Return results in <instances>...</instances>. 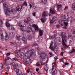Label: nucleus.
<instances>
[{
  "label": "nucleus",
  "instance_id": "obj_43",
  "mask_svg": "<svg viewBox=\"0 0 75 75\" xmlns=\"http://www.w3.org/2000/svg\"><path fill=\"white\" fill-rule=\"evenodd\" d=\"M64 25L65 26H68V23L67 22H64Z\"/></svg>",
  "mask_w": 75,
  "mask_h": 75
},
{
  "label": "nucleus",
  "instance_id": "obj_44",
  "mask_svg": "<svg viewBox=\"0 0 75 75\" xmlns=\"http://www.w3.org/2000/svg\"><path fill=\"white\" fill-rule=\"evenodd\" d=\"M69 38H70L71 39H73L72 38V36L71 35H69Z\"/></svg>",
  "mask_w": 75,
  "mask_h": 75
},
{
  "label": "nucleus",
  "instance_id": "obj_39",
  "mask_svg": "<svg viewBox=\"0 0 75 75\" xmlns=\"http://www.w3.org/2000/svg\"><path fill=\"white\" fill-rule=\"evenodd\" d=\"M69 20H71L70 18H68L67 19L66 21L68 23V22H69Z\"/></svg>",
  "mask_w": 75,
  "mask_h": 75
},
{
  "label": "nucleus",
  "instance_id": "obj_1",
  "mask_svg": "<svg viewBox=\"0 0 75 75\" xmlns=\"http://www.w3.org/2000/svg\"><path fill=\"white\" fill-rule=\"evenodd\" d=\"M12 64L13 67V70L15 72H16V74L18 75H21L22 73L21 71L19 70V69H17V68L18 67V64H15L14 62H13L12 63Z\"/></svg>",
  "mask_w": 75,
  "mask_h": 75
},
{
  "label": "nucleus",
  "instance_id": "obj_50",
  "mask_svg": "<svg viewBox=\"0 0 75 75\" xmlns=\"http://www.w3.org/2000/svg\"><path fill=\"white\" fill-rule=\"evenodd\" d=\"M68 10V6H65L64 8V10Z\"/></svg>",
  "mask_w": 75,
  "mask_h": 75
},
{
  "label": "nucleus",
  "instance_id": "obj_54",
  "mask_svg": "<svg viewBox=\"0 0 75 75\" xmlns=\"http://www.w3.org/2000/svg\"><path fill=\"white\" fill-rule=\"evenodd\" d=\"M2 24V21L0 19V25H1Z\"/></svg>",
  "mask_w": 75,
  "mask_h": 75
},
{
  "label": "nucleus",
  "instance_id": "obj_20",
  "mask_svg": "<svg viewBox=\"0 0 75 75\" xmlns=\"http://www.w3.org/2000/svg\"><path fill=\"white\" fill-rule=\"evenodd\" d=\"M22 40L25 43V44L27 43V40L26 38H25V37L23 36L22 38Z\"/></svg>",
  "mask_w": 75,
  "mask_h": 75
},
{
  "label": "nucleus",
  "instance_id": "obj_8",
  "mask_svg": "<svg viewBox=\"0 0 75 75\" xmlns=\"http://www.w3.org/2000/svg\"><path fill=\"white\" fill-rule=\"evenodd\" d=\"M6 25L7 27H9L10 30H14L15 28H14V27L12 25H10V23L8 22H6Z\"/></svg>",
  "mask_w": 75,
  "mask_h": 75
},
{
  "label": "nucleus",
  "instance_id": "obj_51",
  "mask_svg": "<svg viewBox=\"0 0 75 75\" xmlns=\"http://www.w3.org/2000/svg\"><path fill=\"white\" fill-rule=\"evenodd\" d=\"M37 45V43H34L33 45H32V46H36Z\"/></svg>",
  "mask_w": 75,
  "mask_h": 75
},
{
  "label": "nucleus",
  "instance_id": "obj_9",
  "mask_svg": "<svg viewBox=\"0 0 75 75\" xmlns=\"http://www.w3.org/2000/svg\"><path fill=\"white\" fill-rule=\"evenodd\" d=\"M11 12V10L10 8H7L6 9V11L5 12V14L6 16H9L10 13Z\"/></svg>",
  "mask_w": 75,
  "mask_h": 75
},
{
  "label": "nucleus",
  "instance_id": "obj_34",
  "mask_svg": "<svg viewBox=\"0 0 75 75\" xmlns=\"http://www.w3.org/2000/svg\"><path fill=\"white\" fill-rule=\"evenodd\" d=\"M23 6H27V2H25L23 4H22Z\"/></svg>",
  "mask_w": 75,
  "mask_h": 75
},
{
  "label": "nucleus",
  "instance_id": "obj_19",
  "mask_svg": "<svg viewBox=\"0 0 75 75\" xmlns=\"http://www.w3.org/2000/svg\"><path fill=\"white\" fill-rule=\"evenodd\" d=\"M61 18L63 22L67 21V18H66V16H65V15H64V17H62Z\"/></svg>",
  "mask_w": 75,
  "mask_h": 75
},
{
  "label": "nucleus",
  "instance_id": "obj_3",
  "mask_svg": "<svg viewBox=\"0 0 75 75\" xmlns=\"http://www.w3.org/2000/svg\"><path fill=\"white\" fill-rule=\"evenodd\" d=\"M29 48H30V46H27L25 47L26 50L25 51H26L25 53L26 54H30V56H31L33 54H34V50L33 49H31V50H29Z\"/></svg>",
  "mask_w": 75,
  "mask_h": 75
},
{
  "label": "nucleus",
  "instance_id": "obj_62",
  "mask_svg": "<svg viewBox=\"0 0 75 75\" xmlns=\"http://www.w3.org/2000/svg\"><path fill=\"white\" fill-rule=\"evenodd\" d=\"M36 71H37V72H38V71H39V69H36Z\"/></svg>",
  "mask_w": 75,
  "mask_h": 75
},
{
  "label": "nucleus",
  "instance_id": "obj_57",
  "mask_svg": "<svg viewBox=\"0 0 75 75\" xmlns=\"http://www.w3.org/2000/svg\"><path fill=\"white\" fill-rule=\"evenodd\" d=\"M10 55V54L9 53H8L6 54V55L7 56H8V55Z\"/></svg>",
  "mask_w": 75,
  "mask_h": 75
},
{
  "label": "nucleus",
  "instance_id": "obj_63",
  "mask_svg": "<svg viewBox=\"0 0 75 75\" xmlns=\"http://www.w3.org/2000/svg\"><path fill=\"white\" fill-rule=\"evenodd\" d=\"M59 72L60 73V75H61V74H62V72H61V71H59Z\"/></svg>",
  "mask_w": 75,
  "mask_h": 75
},
{
  "label": "nucleus",
  "instance_id": "obj_25",
  "mask_svg": "<svg viewBox=\"0 0 75 75\" xmlns=\"http://www.w3.org/2000/svg\"><path fill=\"white\" fill-rule=\"evenodd\" d=\"M39 34L40 36H42V34H43L41 30H39Z\"/></svg>",
  "mask_w": 75,
  "mask_h": 75
},
{
  "label": "nucleus",
  "instance_id": "obj_32",
  "mask_svg": "<svg viewBox=\"0 0 75 75\" xmlns=\"http://www.w3.org/2000/svg\"><path fill=\"white\" fill-rule=\"evenodd\" d=\"M24 22H25V23L28 24V23L29 22L27 20V19H25V20H24Z\"/></svg>",
  "mask_w": 75,
  "mask_h": 75
},
{
  "label": "nucleus",
  "instance_id": "obj_55",
  "mask_svg": "<svg viewBox=\"0 0 75 75\" xmlns=\"http://www.w3.org/2000/svg\"><path fill=\"white\" fill-rule=\"evenodd\" d=\"M41 65H44L45 64V63H42V62H41Z\"/></svg>",
  "mask_w": 75,
  "mask_h": 75
},
{
  "label": "nucleus",
  "instance_id": "obj_12",
  "mask_svg": "<svg viewBox=\"0 0 75 75\" xmlns=\"http://www.w3.org/2000/svg\"><path fill=\"white\" fill-rule=\"evenodd\" d=\"M31 59H28L26 61H24L25 63V64H28V65L29 64H31Z\"/></svg>",
  "mask_w": 75,
  "mask_h": 75
},
{
  "label": "nucleus",
  "instance_id": "obj_49",
  "mask_svg": "<svg viewBox=\"0 0 75 75\" xmlns=\"http://www.w3.org/2000/svg\"><path fill=\"white\" fill-rule=\"evenodd\" d=\"M33 16L35 17V12H33L32 13Z\"/></svg>",
  "mask_w": 75,
  "mask_h": 75
},
{
  "label": "nucleus",
  "instance_id": "obj_52",
  "mask_svg": "<svg viewBox=\"0 0 75 75\" xmlns=\"http://www.w3.org/2000/svg\"><path fill=\"white\" fill-rule=\"evenodd\" d=\"M53 36V38H55L56 37H57V35L55 34Z\"/></svg>",
  "mask_w": 75,
  "mask_h": 75
},
{
  "label": "nucleus",
  "instance_id": "obj_11",
  "mask_svg": "<svg viewBox=\"0 0 75 75\" xmlns=\"http://www.w3.org/2000/svg\"><path fill=\"white\" fill-rule=\"evenodd\" d=\"M50 13L54 14H55V13L56 11H55V9H54V8H52L50 9Z\"/></svg>",
  "mask_w": 75,
  "mask_h": 75
},
{
  "label": "nucleus",
  "instance_id": "obj_7",
  "mask_svg": "<svg viewBox=\"0 0 75 75\" xmlns=\"http://www.w3.org/2000/svg\"><path fill=\"white\" fill-rule=\"evenodd\" d=\"M52 45H53V43H51L50 45V48L52 51H54L55 48H56L57 47V45L54 43V46L52 47Z\"/></svg>",
  "mask_w": 75,
  "mask_h": 75
},
{
  "label": "nucleus",
  "instance_id": "obj_6",
  "mask_svg": "<svg viewBox=\"0 0 75 75\" xmlns=\"http://www.w3.org/2000/svg\"><path fill=\"white\" fill-rule=\"evenodd\" d=\"M40 58L42 59H45L47 58V54L45 52H41L40 55Z\"/></svg>",
  "mask_w": 75,
  "mask_h": 75
},
{
  "label": "nucleus",
  "instance_id": "obj_35",
  "mask_svg": "<svg viewBox=\"0 0 75 75\" xmlns=\"http://www.w3.org/2000/svg\"><path fill=\"white\" fill-rule=\"evenodd\" d=\"M21 56H22V57H24V56H25L24 53L23 52H21Z\"/></svg>",
  "mask_w": 75,
  "mask_h": 75
},
{
  "label": "nucleus",
  "instance_id": "obj_53",
  "mask_svg": "<svg viewBox=\"0 0 75 75\" xmlns=\"http://www.w3.org/2000/svg\"><path fill=\"white\" fill-rule=\"evenodd\" d=\"M63 54H64V52H62L61 53V56H63Z\"/></svg>",
  "mask_w": 75,
  "mask_h": 75
},
{
  "label": "nucleus",
  "instance_id": "obj_15",
  "mask_svg": "<svg viewBox=\"0 0 75 75\" xmlns=\"http://www.w3.org/2000/svg\"><path fill=\"white\" fill-rule=\"evenodd\" d=\"M40 20L42 23H45L47 20V19L45 18H41Z\"/></svg>",
  "mask_w": 75,
  "mask_h": 75
},
{
  "label": "nucleus",
  "instance_id": "obj_48",
  "mask_svg": "<svg viewBox=\"0 0 75 75\" xmlns=\"http://www.w3.org/2000/svg\"><path fill=\"white\" fill-rule=\"evenodd\" d=\"M36 66H39V65H40V63H39V62H38L36 64Z\"/></svg>",
  "mask_w": 75,
  "mask_h": 75
},
{
  "label": "nucleus",
  "instance_id": "obj_18",
  "mask_svg": "<svg viewBox=\"0 0 75 75\" xmlns=\"http://www.w3.org/2000/svg\"><path fill=\"white\" fill-rule=\"evenodd\" d=\"M9 60V58L8 57H6L5 58V61H4V64L5 66H8V64L7 63V60Z\"/></svg>",
  "mask_w": 75,
  "mask_h": 75
},
{
  "label": "nucleus",
  "instance_id": "obj_38",
  "mask_svg": "<svg viewBox=\"0 0 75 75\" xmlns=\"http://www.w3.org/2000/svg\"><path fill=\"white\" fill-rule=\"evenodd\" d=\"M54 60L55 61L54 62V63L55 62V65H56V64H55V63H56V60L57 59H58V58H57V57H54Z\"/></svg>",
  "mask_w": 75,
  "mask_h": 75
},
{
  "label": "nucleus",
  "instance_id": "obj_14",
  "mask_svg": "<svg viewBox=\"0 0 75 75\" xmlns=\"http://www.w3.org/2000/svg\"><path fill=\"white\" fill-rule=\"evenodd\" d=\"M17 10L19 11H21L22 9V6L21 5H19L17 7Z\"/></svg>",
  "mask_w": 75,
  "mask_h": 75
},
{
  "label": "nucleus",
  "instance_id": "obj_45",
  "mask_svg": "<svg viewBox=\"0 0 75 75\" xmlns=\"http://www.w3.org/2000/svg\"><path fill=\"white\" fill-rule=\"evenodd\" d=\"M42 1V3H43V0H41ZM44 3H47V0H44Z\"/></svg>",
  "mask_w": 75,
  "mask_h": 75
},
{
  "label": "nucleus",
  "instance_id": "obj_33",
  "mask_svg": "<svg viewBox=\"0 0 75 75\" xmlns=\"http://www.w3.org/2000/svg\"><path fill=\"white\" fill-rule=\"evenodd\" d=\"M10 35L12 37H14V33H13V32H12L11 34H10Z\"/></svg>",
  "mask_w": 75,
  "mask_h": 75
},
{
  "label": "nucleus",
  "instance_id": "obj_4",
  "mask_svg": "<svg viewBox=\"0 0 75 75\" xmlns=\"http://www.w3.org/2000/svg\"><path fill=\"white\" fill-rule=\"evenodd\" d=\"M0 39H1L3 41H7V40H8V35L6 33L5 36L4 37L3 33H0Z\"/></svg>",
  "mask_w": 75,
  "mask_h": 75
},
{
  "label": "nucleus",
  "instance_id": "obj_41",
  "mask_svg": "<svg viewBox=\"0 0 75 75\" xmlns=\"http://www.w3.org/2000/svg\"><path fill=\"white\" fill-rule=\"evenodd\" d=\"M49 38H50V39H54V38L53 37V36H49Z\"/></svg>",
  "mask_w": 75,
  "mask_h": 75
},
{
  "label": "nucleus",
  "instance_id": "obj_16",
  "mask_svg": "<svg viewBox=\"0 0 75 75\" xmlns=\"http://www.w3.org/2000/svg\"><path fill=\"white\" fill-rule=\"evenodd\" d=\"M32 26L34 28H35V30H38V26L34 24H33Z\"/></svg>",
  "mask_w": 75,
  "mask_h": 75
},
{
  "label": "nucleus",
  "instance_id": "obj_59",
  "mask_svg": "<svg viewBox=\"0 0 75 75\" xmlns=\"http://www.w3.org/2000/svg\"><path fill=\"white\" fill-rule=\"evenodd\" d=\"M31 75H35V73L33 72H32L31 74Z\"/></svg>",
  "mask_w": 75,
  "mask_h": 75
},
{
  "label": "nucleus",
  "instance_id": "obj_29",
  "mask_svg": "<svg viewBox=\"0 0 75 75\" xmlns=\"http://www.w3.org/2000/svg\"><path fill=\"white\" fill-rule=\"evenodd\" d=\"M21 36H16V40H17L18 41H20L21 40V38H20Z\"/></svg>",
  "mask_w": 75,
  "mask_h": 75
},
{
  "label": "nucleus",
  "instance_id": "obj_56",
  "mask_svg": "<svg viewBox=\"0 0 75 75\" xmlns=\"http://www.w3.org/2000/svg\"><path fill=\"white\" fill-rule=\"evenodd\" d=\"M56 27H57V28H60V26L59 25H57Z\"/></svg>",
  "mask_w": 75,
  "mask_h": 75
},
{
  "label": "nucleus",
  "instance_id": "obj_5",
  "mask_svg": "<svg viewBox=\"0 0 75 75\" xmlns=\"http://www.w3.org/2000/svg\"><path fill=\"white\" fill-rule=\"evenodd\" d=\"M52 64L53 65V68L52 69V75H55V74H57V70L56 69L54 68V67L55 68L56 67L55 62L53 63Z\"/></svg>",
  "mask_w": 75,
  "mask_h": 75
},
{
  "label": "nucleus",
  "instance_id": "obj_21",
  "mask_svg": "<svg viewBox=\"0 0 75 75\" xmlns=\"http://www.w3.org/2000/svg\"><path fill=\"white\" fill-rule=\"evenodd\" d=\"M57 10L58 11H59V10H60V9H61V8H62V6L61 4L58 5H57Z\"/></svg>",
  "mask_w": 75,
  "mask_h": 75
},
{
  "label": "nucleus",
  "instance_id": "obj_40",
  "mask_svg": "<svg viewBox=\"0 0 75 75\" xmlns=\"http://www.w3.org/2000/svg\"><path fill=\"white\" fill-rule=\"evenodd\" d=\"M63 60H64V59H63V58L60 59L59 62H64V61H63Z\"/></svg>",
  "mask_w": 75,
  "mask_h": 75
},
{
  "label": "nucleus",
  "instance_id": "obj_36",
  "mask_svg": "<svg viewBox=\"0 0 75 75\" xmlns=\"http://www.w3.org/2000/svg\"><path fill=\"white\" fill-rule=\"evenodd\" d=\"M47 65H46V67H45L44 68V70L45 71H46L47 73Z\"/></svg>",
  "mask_w": 75,
  "mask_h": 75
},
{
  "label": "nucleus",
  "instance_id": "obj_24",
  "mask_svg": "<svg viewBox=\"0 0 75 75\" xmlns=\"http://www.w3.org/2000/svg\"><path fill=\"white\" fill-rule=\"evenodd\" d=\"M27 38L29 40H31L32 39V37H31V36L30 35H28Z\"/></svg>",
  "mask_w": 75,
  "mask_h": 75
},
{
  "label": "nucleus",
  "instance_id": "obj_42",
  "mask_svg": "<svg viewBox=\"0 0 75 75\" xmlns=\"http://www.w3.org/2000/svg\"><path fill=\"white\" fill-rule=\"evenodd\" d=\"M11 11L12 12H14L15 11V9L14 8H12Z\"/></svg>",
  "mask_w": 75,
  "mask_h": 75
},
{
  "label": "nucleus",
  "instance_id": "obj_17",
  "mask_svg": "<svg viewBox=\"0 0 75 75\" xmlns=\"http://www.w3.org/2000/svg\"><path fill=\"white\" fill-rule=\"evenodd\" d=\"M47 16V12L45 11L43 13L42 16V17H45Z\"/></svg>",
  "mask_w": 75,
  "mask_h": 75
},
{
  "label": "nucleus",
  "instance_id": "obj_60",
  "mask_svg": "<svg viewBox=\"0 0 75 75\" xmlns=\"http://www.w3.org/2000/svg\"><path fill=\"white\" fill-rule=\"evenodd\" d=\"M30 69H28L27 71V72L28 73H29V72H30Z\"/></svg>",
  "mask_w": 75,
  "mask_h": 75
},
{
  "label": "nucleus",
  "instance_id": "obj_30",
  "mask_svg": "<svg viewBox=\"0 0 75 75\" xmlns=\"http://www.w3.org/2000/svg\"><path fill=\"white\" fill-rule=\"evenodd\" d=\"M4 8H7L8 7V6L6 4H4Z\"/></svg>",
  "mask_w": 75,
  "mask_h": 75
},
{
  "label": "nucleus",
  "instance_id": "obj_2",
  "mask_svg": "<svg viewBox=\"0 0 75 75\" xmlns=\"http://www.w3.org/2000/svg\"><path fill=\"white\" fill-rule=\"evenodd\" d=\"M60 36H62V39L63 45L64 46L65 48H68V46L66 44V43H65V42H64L65 39L67 37V36H65V33L63 32L60 35Z\"/></svg>",
  "mask_w": 75,
  "mask_h": 75
},
{
  "label": "nucleus",
  "instance_id": "obj_46",
  "mask_svg": "<svg viewBox=\"0 0 75 75\" xmlns=\"http://www.w3.org/2000/svg\"><path fill=\"white\" fill-rule=\"evenodd\" d=\"M70 19H71V21H70L71 23V22L72 21V20H73V17H72L71 16L70 18Z\"/></svg>",
  "mask_w": 75,
  "mask_h": 75
},
{
  "label": "nucleus",
  "instance_id": "obj_37",
  "mask_svg": "<svg viewBox=\"0 0 75 75\" xmlns=\"http://www.w3.org/2000/svg\"><path fill=\"white\" fill-rule=\"evenodd\" d=\"M26 19L28 21V22L31 21V19H30V17H28Z\"/></svg>",
  "mask_w": 75,
  "mask_h": 75
},
{
  "label": "nucleus",
  "instance_id": "obj_58",
  "mask_svg": "<svg viewBox=\"0 0 75 75\" xmlns=\"http://www.w3.org/2000/svg\"><path fill=\"white\" fill-rule=\"evenodd\" d=\"M21 30L22 31H24V30L23 29V28H21Z\"/></svg>",
  "mask_w": 75,
  "mask_h": 75
},
{
  "label": "nucleus",
  "instance_id": "obj_26",
  "mask_svg": "<svg viewBox=\"0 0 75 75\" xmlns=\"http://www.w3.org/2000/svg\"><path fill=\"white\" fill-rule=\"evenodd\" d=\"M24 26L22 25L20 23H19V25L20 27H25V24H24Z\"/></svg>",
  "mask_w": 75,
  "mask_h": 75
},
{
  "label": "nucleus",
  "instance_id": "obj_13",
  "mask_svg": "<svg viewBox=\"0 0 75 75\" xmlns=\"http://www.w3.org/2000/svg\"><path fill=\"white\" fill-rule=\"evenodd\" d=\"M26 30V32L27 33H30L31 31H33V30H32V28L30 27H28Z\"/></svg>",
  "mask_w": 75,
  "mask_h": 75
},
{
  "label": "nucleus",
  "instance_id": "obj_28",
  "mask_svg": "<svg viewBox=\"0 0 75 75\" xmlns=\"http://www.w3.org/2000/svg\"><path fill=\"white\" fill-rule=\"evenodd\" d=\"M72 7L73 10H75V3H74L73 4Z\"/></svg>",
  "mask_w": 75,
  "mask_h": 75
},
{
  "label": "nucleus",
  "instance_id": "obj_27",
  "mask_svg": "<svg viewBox=\"0 0 75 75\" xmlns=\"http://www.w3.org/2000/svg\"><path fill=\"white\" fill-rule=\"evenodd\" d=\"M75 52V49H73L70 51V54H72V53H73V52Z\"/></svg>",
  "mask_w": 75,
  "mask_h": 75
},
{
  "label": "nucleus",
  "instance_id": "obj_31",
  "mask_svg": "<svg viewBox=\"0 0 75 75\" xmlns=\"http://www.w3.org/2000/svg\"><path fill=\"white\" fill-rule=\"evenodd\" d=\"M59 23L60 24H62V23H64V22L63 21H62V19L59 20Z\"/></svg>",
  "mask_w": 75,
  "mask_h": 75
},
{
  "label": "nucleus",
  "instance_id": "obj_64",
  "mask_svg": "<svg viewBox=\"0 0 75 75\" xmlns=\"http://www.w3.org/2000/svg\"><path fill=\"white\" fill-rule=\"evenodd\" d=\"M74 36L73 37H74V38H75V33H74Z\"/></svg>",
  "mask_w": 75,
  "mask_h": 75
},
{
  "label": "nucleus",
  "instance_id": "obj_47",
  "mask_svg": "<svg viewBox=\"0 0 75 75\" xmlns=\"http://www.w3.org/2000/svg\"><path fill=\"white\" fill-rule=\"evenodd\" d=\"M13 61H18V59L15 58H14L12 59Z\"/></svg>",
  "mask_w": 75,
  "mask_h": 75
},
{
  "label": "nucleus",
  "instance_id": "obj_61",
  "mask_svg": "<svg viewBox=\"0 0 75 75\" xmlns=\"http://www.w3.org/2000/svg\"><path fill=\"white\" fill-rule=\"evenodd\" d=\"M30 8H31V7H32V5H31V4H30Z\"/></svg>",
  "mask_w": 75,
  "mask_h": 75
},
{
  "label": "nucleus",
  "instance_id": "obj_22",
  "mask_svg": "<svg viewBox=\"0 0 75 75\" xmlns=\"http://www.w3.org/2000/svg\"><path fill=\"white\" fill-rule=\"evenodd\" d=\"M3 68V65L1 63H0V70H1V72H3V70H2Z\"/></svg>",
  "mask_w": 75,
  "mask_h": 75
},
{
  "label": "nucleus",
  "instance_id": "obj_23",
  "mask_svg": "<svg viewBox=\"0 0 75 75\" xmlns=\"http://www.w3.org/2000/svg\"><path fill=\"white\" fill-rule=\"evenodd\" d=\"M20 50H17L15 51V54H17L18 55V54H19L20 53Z\"/></svg>",
  "mask_w": 75,
  "mask_h": 75
},
{
  "label": "nucleus",
  "instance_id": "obj_10",
  "mask_svg": "<svg viewBox=\"0 0 75 75\" xmlns=\"http://www.w3.org/2000/svg\"><path fill=\"white\" fill-rule=\"evenodd\" d=\"M57 17L54 16L53 17L52 20L50 21V23L52 24V23H54V22H55V21H57Z\"/></svg>",
  "mask_w": 75,
  "mask_h": 75
}]
</instances>
